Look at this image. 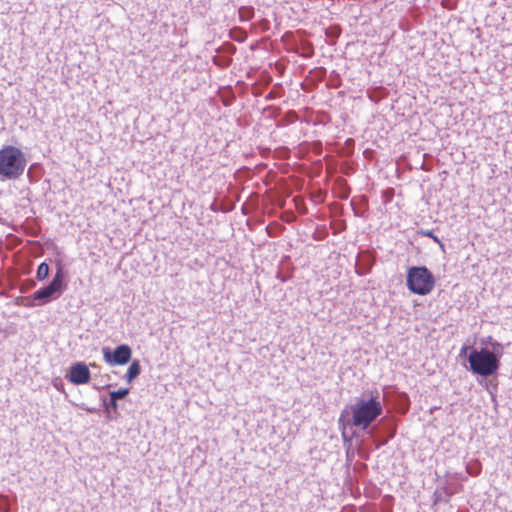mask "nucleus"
Wrapping results in <instances>:
<instances>
[{"label": "nucleus", "instance_id": "nucleus-1", "mask_svg": "<svg viewBox=\"0 0 512 512\" xmlns=\"http://www.w3.org/2000/svg\"><path fill=\"white\" fill-rule=\"evenodd\" d=\"M352 424L356 427L366 429L383 412L378 392L371 394L369 398L361 397L350 407Z\"/></svg>", "mask_w": 512, "mask_h": 512}, {"label": "nucleus", "instance_id": "nucleus-2", "mask_svg": "<svg viewBox=\"0 0 512 512\" xmlns=\"http://www.w3.org/2000/svg\"><path fill=\"white\" fill-rule=\"evenodd\" d=\"M27 160L17 147L5 145L0 149V177L7 180L18 179L25 171Z\"/></svg>", "mask_w": 512, "mask_h": 512}, {"label": "nucleus", "instance_id": "nucleus-3", "mask_svg": "<svg viewBox=\"0 0 512 512\" xmlns=\"http://www.w3.org/2000/svg\"><path fill=\"white\" fill-rule=\"evenodd\" d=\"M406 285L410 292L417 295H427L435 287V278L425 266H414L408 269Z\"/></svg>", "mask_w": 512, "mask_h": 512}, {"label": "nucleus", "instance_id": "nucleus-4", "mask_svg": "<svg viewBox=\"0 0 512 512\" xmlns=\"http://www.w3.org/2000/svg\"><path fill=\"white\" fill-rule=\"evenodd\" d=\"M468 361L473 373L485 377L494 374L500 365L497 356L486 348L479 351L473 350L468 357Z\"/></svg>", "mask_w": 512, "mask_h": 512}, {"label": "nucleus", "instance_id": "nucleus-5", "mask_svg": "<svg viewBox=\"0 0 512 512\" xmlns=\"http://www.w3.org/2000/svg\"><path fill=\"white\" fill-rule=\"evenodd\" d=\"M64 287V274L62 269H58L51 283L33 293V299L47 302L51 298H56L55 294L59 295Z\"/></svg>", "mask_w": 512, "mask_h": 512}, {"label": "nucleus", "instance_id": "nucleus-6", "mask_svg": "<svg viewBox=\"0 0 512 512\" xmlns=\"http://www.w3.org/2000/svg\"><path fill=\"white\" fill-rule=\"evenodd\" d=\"M102 354L105 362L110 366L125 365L131 359L132 349L129 345L122 344L117 346L114 351H111L108 347H104Z\"/></svg>", "mask_w": 512, "mask_h": 512}, {"label": "nucleus", "instance_id": "nucleus-7", "mask_svg": "<svg viewBox=\"0 0 512 512\" xmlns=\"http://www.w3.org/2000/svg\"><path fill=\"white\" fill-rule=\"evenodd\" d=\"M67 379L75 385L87 384L91 379L88 366L83 362H76L72 364L69 368Z\"/></svg>", "mask_w": 512, "mask_h": 512}, {"label": "nucleus", "instance_id": "nucleus-8", "mask_svg": "<svg viewBox=\"0 0 512 512\" xmlns=\"http://www.w3.org/2000/svg\"><path fill=\"white\" fill-rule=\"evenodd\" d=\"M141 373V366L138 360L133 361L126 374L125 379L128 383L132 382L136 377H138Z\"/></svg>", "mask_w": 512, "mask_h": 512}, {"label": "nucleus", "instance_id": "nucleus-9", "mask_svg": "<svg viewBox=\"0 0 512 512\" xmlns=\"http://www.w3.org/2000/svg\"><path fill=\"white\" fill-rule=\"evenodd\" d=\"M49 275V266L47 263H41L37 268L36 277L38 280H44Z\"/></svg>", "mask_w": 512, "mask_h": 512}, {"label": "nucleus", "instance_id": "nucleus-10", "mask_svg": "<svg viewBox=\"0 0 512 512\" xmlns=\"http://www.w3.org/2000/svg\"><path fill=\"white\" fill-rule=\"evenodd\" d=\"M128 394H129L128 388H121L119 390L111 391L109 393V396H110L111 400H118V399L126 397Z\"/></svg>", "mask_w": 512, "mask_h": 512}, {"label": "nucleus", "instance_id": "nucleus-11", "mask_svg": "<svg viewBox=\"0 0 512 512\" xmlns=\"http://www.w3.org/2000/svg\"><path fill=\"white\" fill-rule=\"evenodd\" d=\"M111 406L116 410L117 409V400H111L110 399Z\"/></svg>", "mask_w": 512, "mask_h": 512}, {"label": "nucleus", "instance_id": "nucleus-12", "mask_svg": "<svg viewBox=\"0 0 512 512\" xmlns=\"http://www.w3.org/2000/svg\"><path fill=\"white\" fill-rule=\"evenodd\" d=\"M467 350V347H463L461 352L464 353Z\"/></svg>", "mask_w": 512, "mask_h": 512}]
</instances>
